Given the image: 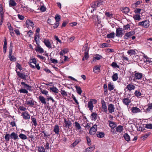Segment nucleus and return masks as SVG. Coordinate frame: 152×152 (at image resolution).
Wrapping results in <instances>:
<instances>
[{"instance_id":"nucleus-1","label":"nucleus","mask_w":152,"mask_h":152,"mask_svg":"<svg viewBox=\"0 0 152 152\" xmlns=\"http://www.w3.org/2000/svg\"><path fill=\"white\" fill-rule=\"evenodd\" d=\"M47 22L51 25L55 24V25L53 26L54 28H57V25L56 24L57 22V14L55 15V18L53 17H52L50 18H48Z\"/></svg>"},{"instance_id":"nucleus-2","label":"nucleus","mask_w":152,"mask_h":152,"mask_svg":"<svg viewBox=\"0 0 152 152\" xmlns=\"http://www.w3.org/2000/svg\"><path fill=\"white\" fill-rule=\"evenodd\" d=\"M89 48H88L87 45H85L83 48L82 49V51H84L85 55L82 58V60L84 61L85 60L89 58L88 52Z\"/></svg>"},{"instance_id":"nucleus-3","label":"nucleus","mask_w":152,"mask_h":152,"mask_svg":"<svg viewBox=\"0 0 152 152\" xmlns=\"http://www.w3.org/2000/svg\"><path fill=\"white\" fill-rule=\"evenodd\" d=\"M12 43L11 42L10 44L9 47V57L10 60L11 61H16V58L14 56H12Z\"/></svg>"},{"instance_id":"nucleus-4","label":"nucleus","mask_w":152,"mask_h":152,"mask_svg":"<svg viewBox=\"0 0 152 152\" xmlns=\"http://www.w3.org/2000/svg\"><path fill=\"white\" fill-rule=\"evenodd\" d=\"M138 25L140 26H142L145 28H147L149 26V21L147 20L144 21L139 22L138 23Z\"/></svg>"},{"instance_id":"nucleus-5","label":"nucleus","mask_w":152,"mask_h":152,"mask_svg":"<svg viewBox=\"0 0 152 152\" xmlns=\"http://www.w3.org/2000/svg\"><path fill=\"white\" fill-rule=\"evenodd\" d=\"M135 32L134 31H132L125 33L124 37V39H126L130 38L132 36L134 35Z\"/></svg>"},{"instance_id":"nucleus-6","label":"nucleus","mask_w":152,"mask_h":152,"mask_svg":"<svg viewBox=\"0 0 152 152\" xmlns=\"http://www.w3.org/2000/svg\"><path fill=\"white\" fill-rule=\"evenodd\" d=\"M97 131V126L95 124L91 128L89 133L92 135L95 134Z\"/></svg>"},{"instance_id":"nucleus-7","label":"nucleus","mask_w":152,"mask_h":152,"mask_svg":"<svg viewBox=\"0 0 152 152\" xmlns=\"http://www.w3.org/2000/svg\"><path fill=\"white\" fill-rule=\"evenodd\" d=\"M17 69H16V71L17 73V75L21 78L23 79L24 80H26L27 75L25 74V73H21L19 72H18L17 70Z\"/></svg>"},{"instance_id":"nucleus-8","label":"nucleus","mask_w":152,"mask_h":152,"mask_svg":"<svg viewBox=\"0 0 152 152\" xmlns=\"http://www.w3.org/2000/svg\"><path fill=\"white\" fill-rule=\"evenodd\" d=\"M123 34L122 28H119L116 29V35L118 37H121Z\"/></svg>"},{"instance_id":"nucleus-9","label":"nucleus","mask_w":152,"mask_h":152,"mask_svg":"<svg viewBox=\"0 0 152 152\" xmlns=\"http://www.w3.org/2000/svg\"><path fill=\"white\" fill-rule=\"evenodd\" d=\"M115 109L114 105L113 104H110L108 106V110L109 113H112L114 112Z\"/></svg>"},{"instance_id":"nucleus-10","label":"nucleus","mask_w":152,"mask_h":152,"mask_svg":"<svg viewBox=\"0 0 152 152\" xmlns=\"http://www.w3.org/2000/svg\"><path fill=\"white\" fill-rule=\"evenodd\" d=\"M101 103L102 105V108L104 110V112L106 113L107 112V107L106 105V102L103 99L101 100Z\"/></svg>"},{"instance_id":"nucleus-11","label":"nucleus","mask_w":152,"mask_h":152,"mask_svg":"<svg viewBox=\"0 0 152 152\" xmlns=\"http://www.w3.org/2000/svg\"><path fill=\"white\" fill-rule=\"evenodd\" d=\"M11 138L14 140H16L19 139L18 134L15 132H12L10 135Z\"/></svg>"},{"instance_id":"nucleus-12","label":"nucleus","mask_w":152,"mask_h":152,"mask_svg":"<svg viewBox=\"0 0 152 152\" xmlns=\"http://www.w3.org/2000/svg\"><path fill=\"white\" fill-rule=\"evenodd\" d=\"M26 26L28 27L29 26H31L32 28L34 27V24L33 23V22L31 20H26Z\"/></svg>"},{"instance_id":"nucleus-13","label":"nucleus","mask_w":152,"mask_h":152,"mask_svg":"<svg viewBox=\"0 0 152 152\" xmlns=\"http://www.w3.org/2000/svg\"><path fill=\"white\" fill-rule=\"evenodd\" d=\"M22 116L23 118L25 120H28L30 118V115L28 113H26V112L23 113L22 114Z\"/></svg>"},{"instance_id":"nucleus-14","label":"nucleus","mask_w":152,"mask_h":152,"mask_svg":"<svg viewBox=\"0 0 152 152\" xmlns=\"http://www.w3.org/2000/svg\"><path fill=\"white\" fill-rule=\"evenodd\" d=\"M37 47H36V48L35 49V50L37 52H38L40 53H42L44 52L43 49L41 48L39 45V44H37Z\"/></svg>"},{"instance_id":"nucleus-15","label":"nucleus","mask_w":152,"mask_h":152,"mask_svg":"<svg viewBox=\"0 0 152 152\" xmlns=\"http://www.w3.org/2000/svg\"><path fill=\"white\" fill-rule=\"evenodd\" d=\"M134 76L137 80H140L142 78V73L139 72H134Z\"/></svg>"},{"instance_id":"nucleus-16","label":"nucleus","mask_w":152,"mask_h":152,"mask_svg":"<svg viewBox=\"0 0 152 152\" xmlns=\"http://www.w3.org/2000/svg\"><path fill=\"white\" fill-rule=\"evenodd\" d=\"M43 42L44 43L45 45L48 48H50L51 44L50 42L48 39H45L44 40Z\"/></svg>"},{"instance_id":"nucleus-17","label":"nucleus","mask_w":152,"mask_h":152,"mask_svg":"<svg viewBox=\"0 0 152 152\" xmlns=\"http://www.w3.org/2000/svg\"><path fill=\"white\" fill-rule=\"evenodd\" d=\"M64 125L66 127V128L67 127H68L69 128L72 124V123L71 121L69 120L66 121L65 119H64Z\"/></svg>"},{"instance_id":"nucleus-18","label":"nucleus","mask_w":152,"mask_h":152,"mask_svg":"<svg viewBox=\"0 0 152 152\" xmlns=\"http://www.w3.org/2000/svg\"><path fill=\"white\" fill-rule=\"evenodd\" d=\"M38 99L39 101L42 104H46V101L45 99L42 96H39Z\"/></svg>"},{"instance_id":"nucleus-19","label":"nucleus","mask_w":152,"mask_h":152,"mask_svg":"<svg viewBox=\"0 0 152 152\" xmlns=\"http://www.w3.org/2000/svg\"><path fill=\"white\" fill-rule=\"evenodd\" d=\"M81 140L80 138L76 139L74 142L71 145V147H74L77 144H78L81 141Z\"/></svg>"},{"instance_id":"nucleus-20","label":"nucleus","mask_w":152,"mask_h":152,"mask_svg":"<svg viewBox=\"0 0 152 152\" xmlns=\"http://www.w3.org/2000/svg\"><path fill=\"white\" fill-rule=\"evenodd\" d=\"M122 101L126 105H128L131 102V101L128 97H126Z\"/></svg>"},{"instance_id":"nucleus-21","label":"nucleus","mask_w":152,"mask_h":152,"mask_svg":"<svg viewBox=\"0 0 152 152\" xmlns=\"http://www.w3.org/2000/svg\"><path fill=\"white\" fill-rule=\"evenodd\" d=\"M121 10L123 13L125 14H127L129 11V8L127 7H122L121 9Z\"/></svg>"},{"instance_id":"nucleus-22","label":"nucleus","mask_w":152,"mask_h":152,"mask_svg":"<svg viewBox=\"0 0 152 152\" xmlns=\"http://www.w3.org/2000/svg\"><path fill=\"white\" fill-rule=\"evenodd\" d=\"M108 122L109 126L111 129H114L116 127V125L114 122L111 121H108Z\"/></svg>"},{"instance_id":"nucleus-23","label":"nucleus","mask_w":152,"mask_h":152,"mask_svg":"<svg viewBox=\"0 0 152 152\" xmlns=\"http://www.w3.org/2000/svg\"><path fill=\"white\" fill-rule=\"evenodd\" d=\"M21 84L23 86V88H26L27 90H30V88H31V86L28 85L26 84L24 82H22L21 83Z\"/></svg>"},{"instance_id":"nucleus-24","label":"nucleus","mask_w":152,"mask_h":152,"mask_svg":"<svg viewBox=\"0 0 152 152\" xmlns=\"http://www.w3.org/2000/svg\"><path fill=\"white\" fill-rule=\"evenodd\" d=\"M68 50L66 49H64L62 50L60 52V55H61V58H63V55L65 53H66L67 52H68Z\"/></svg>"},{"instance_id":"nucleus-25","label":"nucleus","mask_w":152,"mask_h":152,"mask_svg":"<svg viewBox=\"0 0 152 152\" xmlns=\"http://www.w3.org/2000/svg\"><path fill=\"white\" fill-rule=\"evenodd\" d=\"M132 111L133 113H136L140 111V110L137 107H133L132 108Z\"/></svg>"},{"instance_id":"nucleus-26","label":"nucleus","mask_w":152,"mask_h":152,"mask_svg":"<svg viewBox=\"0 0 152 152\" xmlns=\"http://www.w3.org/2000/svg\"><path fill=\"white\" fill-rule=\"evenodd\" d=\"M96 135L98 137L101 138L104 137V134L103 132H97Z\"/></svg>"},{"instance_id":"nucleus-27","label":"nucleus","mask_w":152,"mask_h":152,"mask_svg":"<svg viewBox=\"0 0 152 152\" xmlns=\"http://www.w3.org/2000/svg\"><path fill=\"white\" fill-rule=\"evenodd\" d=\"M135 87L131 84H129L126 86V88L129 91L134 89Z\"/></svg>"},{"instance_id":"nucleus-28","label":"nucleus","mask_w":152,"mask_h":152,"mask_svg":"<svg viewBox=\"0 0 152 152\" xmlns=\"http://www.w3.org/2000/svg\"><path fill=\"white\" fill-rule=\"evenodd\" d=\"M123 137L126 141L128 142L130 140V137L128 134L126 133L124 134Z\"/></svg>"},{"instance_id":"nucleus-29","label":"nucleus","mask_w":152,"mask_h":152,"mask_svg":"<svg viewBox=\"0 0 152 152\" xmlns=\"http://www.w3.org/2000/svg\"><path fill=\"white\" fill-rule=\"evenodd\" d=\"M39 34L36 33L34 37V40L37 44L39 43L38 42V41L39 40Z\"/></svg>"},{"instance_id":"nucleus-30","label":"nucleus","mask_w":152,"mask_h":152,"mask_svg":"<svg viewBox=\"0 0 152 152\" xmlns=\"http://www.w3.org/2000/svg\"><path fill=\"white\" fill-rule=\"evenodd\" d=\"M9 4L10 7H15L16 6L17 4L14 0H10L9 1Z\"/></svg>"},{"instance_id":"nucleus-31","label":"nucleus","mask_w":152,"mask_h":152,"mask_svg":"<svg viewBox=\"0 0 152 152\" xmlns=\"http://www.w3.org/2000/svg\"><path fill=\"white\" fill-rule=\"evenodd\" d=\"M75 87L76 88L77 93L79 94L80 95L82 93V90L81 88L79 86H75Z\"/></svg>"},{"instance_id":"nucleus-32","label":"nucleus","mask_w":152,"mask_h":152,"mask_svg":"<svg viewBox=\"0 0 152 152\" xmlns=\"http://www.w3.org/2000/svg\"><path fill=\"white\" fill-rule=\"evenodd\" d=\"M26 103L27 105H34V101L33 100H26Z\"/></svg>"},{"instance_id":"nucleus-33","label":"nucleus","mask_w":152,"mask_h":152,"mask_svg":"<svg viewBox=\"0 0 152 152\" xmlns=\"http://www.w3.org/2000/svg\"><path fill=\"white\" fill-rule=\"evenodd\" d=\"M88 107L89 108V110H91L93 109L94 107L93 102L92 101H90L88 102Z\"/></svg>"},{"instance_id":"nucleus-34","label":"nucleus","mask_w":152,"mask_h":152,"mask_svg":"<svg viewBox=\"0 0 152 152\" xmlns=\"http://www.w3.org/2000/svg\"><path fill=\"white\" fill-rule=\"evenodd\" d=\"M123 126L119 125L117 127L116 131L120 133L123 130Z\"/></svg>"},{"instance_id":"nucleus-35","label":"nucleus","mask_w":152,"mask_h":152,"mask_svg":"<svg viewBox=\"0 0 152 152\" xmlns=\"http://www.w3.org/2000/svg\"><path fill=\"white\" fill-rule=\"evenodd\" d=\"M114 35L115 33L113 32L110 34H108L107 35V37L108 38H113Z\"/></svg>"},{"instance_id":"nucleus-36","label":"nucleus","mask_w":152,"mask_h":152,"mask_svg":"<svg viewBox=\"0 0 152 152\" xmlns=\"http://www.w3.org/2000/svg\"><path fill=\"white\" fill-rule=\"evenodd\" d=\"M112 78L113 81H115L117 80L118 78V74H114L112 76Z\"/></svg>"},{"instance_id":"nucleus-37","label":"nucleus","mask_w":152,"mask_h":152,"mask_svg":"<svg viewBox=\"0 0 152 152\" xmlns=\"http://www.w3.org/2000/svg\"><path fill=\"white\" fill-rule=\"evenodd\" d=\"M127 53L130 55V56L134 55L135 53V51L133 50H129L127 51Z\"/></svg>"},{"instance_id":"nucleus-38","label":"nucleus","mask_w":152,"mask_h":152,"mask_svg":"<svg viewBox=\"0 0 152 152\" xmlns=\"http://www.w3.org/2000/svg\"><path fill=\"white\" fill-rule=\"evenodd\" d=\"M19 137L20 139L23 140H26L27 138V136L24 134L22 133H20L19 135Z\"/></svg>"},{"instance_id":"nucleus-39","label":"nucleus","mask_w":152,"mask_h":152,"mask_svg":"<svg viewBox=\"0 0 152 152\" xmlns=\"http://www.w3.org/2000/svg\"><path fill=\"white\" fill-rule=\"evenodd\" d=\"M91 7L94 8H95L98 7L97 4H96V1H95L94 2H92L91 4Z\"/></svg>"},{"instance_id":"nucleus-40","label":"nucleus","mask_w":152,"mask_h":152,"mask_svg":"<svg viewBox=\"0 0 152 152\" xmlns=\"http://www.w3.org/2000/svg\"><path fill=\"white\" fill-rule=\"evenodd\" d=\"M31 119L32 121V122L33 123L34 125L35 126H36L37 125L36 119L34 118L33 117V116H32L31 117Z\"/></svg>"},{"instance_id":"nucleus-41","label":"nucleus","mask_w":152,"mask_h":152,"mask_svg":"<svg viewBox=\"0 0 152 152\" xmlns=\"http://www.w3.org/2000/svg\"><path fill=\"white\" fill-rule=\"evenodd\" d=\"M10 135L9 134L7 133L6 134L4 138L6 141L8 142L9 141L10 139Z\"/></svg>"},{"instance_id":"nucleus-42","label":"nucleus","mask_w":152,"mask_h":152,"mask_svg":"<svg viewBox=\"0 0 152 152\" xmlns=\"http://www.w3.org/2000/svg\"><path fill=\"white\" fill-rule=\"evenodd\" d=\"M96 2L98 7L101 5H103V3H104V1L102 0L97 1H96Z\"/></svg>"},{"instance_id":"nucleus-43","label":"nucleus","mask_w":152,"mask_h":152,"mask_svg":"<svg viewBox=\"0 0 152 152\" xmlns=\"http://www.w3.org/2000/svg\"><path fill=\"white\" fill-rule=\"evenodd\" d=\"M38 152H45V149L42 146L39 147H38Z\"/></svg>"},{"instance_id":"nucleus-44","label":"nucleus","mask_w":152,"mask_h":152,"mask_svg":"<svg viewBox=\"0 0 152 152\" xmlns=\"http://www.w3.org/2000/svg\"><path fill=\"white\" fill-rule=\"evenodd\" d=\"M94 148L95 147H94L93 148V147H90L87 148L86 149L85 152H91L92 151L94 150Z\"/></svg>"},{"instance_id":"nucleus-45","label":"nucleus","mask_w":152,"mask_h":152,"mask_svg":"<svg viewBox=\"0 0 152 152\" xmlns=\"http://www.w3.org/2000/svg\"><path fill=\"white\" fill-rule=\"evenodd\" d=\"M133 18L134 20H140L141 18L140 15H135L133 16Z\"/></svg>"},{"instance_id":"nucleus-46","label":"nucleus","mask_w":152,"mask_h":152,"mask_svg":"<svg viewBox=\"0 0 152 152\" xmlns=\"http://www.w3.org/2000/svg\"><path fill=\"white\" fill-rule=\"evenodd\" d=\"M19 92L20 93H22L23 94H27L28 92V91L26 89L24 88H21L19 90Z\"/></svg>"},{"instance_id":"nucleus-47","label":"nucleus","mask_w":152,"mask_h":152,"mask_svg":"<svg viewBox=\"0 0 152 152\" xmlns=\"http://www.w3.org/2000/svg\"><path fill=\"white\" fill-rule=\"evenodd\" d=\"M75 126L76 127V128L78 130L80 129L81 127L80 126V124L78 123L77 122L75 121Z\"/></svg>"},{"instance_id":"nucleus-48","label":"nucleus","mask_w":152,"mask_h":152,"mask_svg":"<svg viewBox=\"0 0 152 152\" xmlns=\"http://www.w3.org/2000/svg\"><path fill=\"white\" fill-rule=\"evenodd\" d=\"M64 57V61L62 60L59 63L58 65L59 66H60L61 64H63L64 61H66L67 60L68 58V57L65 56Z\"/></svg>"},{"instance_id":"nucleus-49","label":"nucleus","mask_w":152,"mask_h":152,"mask_svg":"<svg viewBox=\"0 0 152 152\" xmlns=\"http://www.w3.org/2000/svg\"><path fill=\"white\" fill-rule=\"evenodd\" d=\"M108 89L110 91L113 90L114 88L113 85H112L111 83L108 84Z\"/></svg>"},{"instance_id":"nucleus-50","label":"nucleus","mask_w":152,"mask_h":152,"mask_svg":"<svg viewBox=\"0 0 152 152\" xmlns=\"http://www.w3.org/2000/svg\"><path fill=\"white\" fill-rule=\"evenodd\" d=\"M111 66L114 68H119V66L117 64L116 62H113L111 64Z\"/></svg>"},{"instance_id":"nucleus-51","label":"nucleus","mask_w":152,"mask_h":152,"mask_svg":"<svg viewBox=\"0 0 152 152\" xmlns=\"http://www.w3.org/2000/svg\"><path fill=\"white\" fill-rule=\"evenodd\" d=\"M0 14L1 15H4L3 6L1 4H0Z\"/></svg>"},{"instance_id":"nucleus-52","label":"nucleus","mask_w":152,"mask_h":152,"mask_svg":"<svg viewBox=\"0 0 152 152\" xmlns=\"http://www.w3.org/2000/svg\"><path fill=\"white\" fill-rule=\"evenodd\" d=\"M105 15L110 18H113V15L112 14H110L109 12H106L105 13Z\"/></svg>"},{"instance_id":"nucleus-53","label":"nucleus","mask_w":152,"mask_h":152,"mask_svg":"<svg viewBox=\"0 0 152 152\" xmlns=\"http://www.w3.org/2000/svg\"><path fill=\"white\" fill-rule=\"evenodd\" d=\"M135 95L138 97L141 95V93L139 91H136L134 93Z\"/></svg>"},{"instance_id":"nucleus-54","label":"nucleus","mask_w":152,"mask_h":152,"mask_svg":"<svg viewBox=\"0 0 152 152\" xmlns=\"http://www.w3.org/2000/svg\"><path fill=\"white\" fill-rule=\"evenodd\" d=\"M30 63H33L36 64L37 63V61L35 58H33L30 59Z\"/></svg>"},{"instance_id":"nucleus-55","label":"nucleus","mask_w":152,"mask_h":152,"mask_svg":"<svg viewBox=\"0 0 152 152\" xmlns=\"http://www.w3.org/2000/svg\"><path fill=\"white\" fill-rule=\"evenodd\" d=\"M145 128L147 129H152V124H147L146 125Z\"/></svg>"},{"instance_id":"nucleus-56","label":"nucleus","mask_w":152,"mask_h":152,"mask_svg":"<svg viewBox=\"0 0 152 152\" xmlns=\"http://www.w3.org/2000/svg\"><path fill=\"white\" fill-rule=\"evenodd\" d=\"M100 70V67L95 66L94 67L93 71L94 72H96L97 70Z\"/></svg>"},{"instance_id":"nucleus-57","label":"nucleus","mask_w":152,"mask_h":152,"mask_svg":"<svg viewBox=\"0 0 152 152\" xmlns=\"http://www.w3.org/2000/svg\"><path fill=\"white\" fill-rule=\"evenodd\" d=\"M50 89L53 92H54L57 93V89L56 87H52L50 88Z\"/></svg>"},{"instance_id":"nucleus-58","label":"nucleus","mask_w":152,"mask_h":152,"mask_svg":"<svg viewBox=\"0 0 152 152\" xmlns=\"http://www.w3.org/2000/svg\"><path fill=\"white\" fill-rule=\"evenodd\" d=\"M141 9L136 8L134 11V12L136 13H140V12Z\"/></svg>"},{"instance_id":"nucleus-59","label":"nucleus","mask_w":152,"mask_h":152,"mask_svg":"<svg viewBox=\"0 0 152 152\" xmlns=\"http://www.w3.org/2000/svg\"><path fill=\"white\" fill-rule=\"evenodd\" d=\"M86 138L88 145L90 146L91 145L90 139L88 136L86 137Z\"/></svg>"},{"instance_id":"nucleus-60","label":"nucleus","mask_w":152,"mask_h":152,"mask_svg":"<svg viewBox=\"0 0 152 152\" xmlns=\"http://www.w3.org/2000/svg\"><path fill=\"white\" fill-rule=\"evenodd\" d=\"M148 107L147 108L146 110L148 111H150L152 109V103L148 104Z\"/></svg>"},{"instance_id":"nucleus-61","label":"nucleus","mask_w":152,"mask_h":152,"mask_svg":"<svg viewBox=\"0 0 152 152\" xmlns=\"http://www.w3.org/2000/svg\"><path fill=\"white\" fill-rule=\"evenodd\" d=\"M109 44L106 43H103L102 44V48L108 47H109Z\"/></svg>"},{"instance_id":"nucleus-62","label":"nucleus","mask_w":152,"mask_h":152,"mask_svg":"<svg viewBox=\"0 0 152 152\" xmlns=\"http://www.w3.org/2000/svg\"><path fill=\"white\" fill-rule=\"evenodd\" d=\"M16 66L20 70H22L21 66L20 64L17 63L16 64Z\"/></svg>"},{"instance_id":"nucleus-63","label":"nucleus","mask_w":152,"mask_h":152,"mask_svg":"<svg viewBox=\"0 0 152 152\" xmlns=\"http://www.w3.org/2000/svg\"><path fill=\"white\" fill-rule=\"evenodd\" d=\"M130 26L129 24H127L126 25L124 26V29L126 30H127L128 28H129Z\"/></svg>"},{"instance_id":"nucleus-64","label":"nucleus","mask_w":152,"mask_h":152,"mask_svg":"<svg viewBox=\"0 0 152 152\" xmlns=\"http://www.w3.org/2000/svg\"><path fill=\"white\" fill-rule=\"evenodd\" d=\"M92 117L94 118L95 119H96V117L97 116V114L96 113H93L91 115Z\"/></svg>"}]
</instances>
